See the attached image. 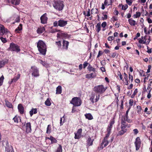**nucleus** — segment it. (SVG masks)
Here are the masks:
<instances>
[{
	"mask_svg": "<svg viewBox=\"0 0 152 152\" xmlns=\"http://www.w3.org/2000/svg\"><path fill=\"white\" fill-rule=\"evenodd\" d=\"M100 95L99 94L97 95L96 96V98L95 99V102H97L99 99Z\"/></svg>",
	"mask_w": 152,
	"mask_h": 152,
	"instance_id": "52",
	"label": "nucleus"
},
{
	"mask_svg": "<svg viewBox=\"0 0 152 152\" xmlns=\"http://www.w3.org/2000/svg\"><path fill=\"white\" fill-rule=\"evenodd\" d=\"M56 44L58 46L59 48H61V41L56 42Z\"/></svg>",
	"mask_w": 152,
	"mask_h": 152,
	"instance_id": "48",
	"label": "nucleus"
},
{
	"mask_svg": "<svg viewBox=\"0 0 152 152\" xmlns=\"http://www.w3.org/2000/svg\"><path fill=\"white\" fill-rule=\"evenodd\" d=\"M126 3L129 6H131L132 3V0H126Z\"/></svg>",
	"mask_w": 152,
	"mask_h": 152,
	"instance_id": "54",
	"label": "nucleus"
},
{
	"mask_svg": "<svg viewBox=\"0 0 152 152\" xmlns=\"http://www.w3.org/2000/svg\"><path fill=\"white\" fill-rule=\"evenodd\" d=\"M70 103L74 106H79L81 104L82 101L80 97H75L72 98Z\"/></svg>",
	"mask_w": 152,
	"mask_h": 152,
	"instance_id": "4",
	"label": "nucleus"
},
{
	"mask_svg": "<svg viewBox=\"0 0 152 152\" xmlns=\"http://www.w3.org/2000/svg\"><path fill=\"white\" fill-rule=\"evenodd\" d=\"M57 140L54 137L52 140L51 141V143L53 144L54 143H56L57 142Z\"/></svg>",
	"mask_w": 152,
	"mask_h": 152,
	"instance_id": "63",
	"label": "nucleus"
},
{
	"mask_svg": "<svg viewBox=\"0 0 152 152\" xmlns=\"http://www.w3.org/2000/svg\"><path fill=\"white\" fill-rule=\"evenodd\" d=\"M51 132V125H48V126L47 128V131H46V133L47 134H50Z\"/></svg>",
	"mask_w": 152,
	"mask_h": 152,
	"instance_id": "37",
	"label": "nucleus"
},
{
	"mask_svg": "<svg viewBox=\"0 0 152 152\" xmlns=\"http://www.w3.org/2000/svg\"><path fill=\"white\" fill-rule=\"evenodd\" d=\"M128 21L129 24L132 26H134L136 24V21L132 20V18L129 19Z\"/></svg>",
	"mask_w": 152,
	"mask_h": 152,
	"instance_id": "27",
	"label": "nucleus"
},
{
	"mask_svg": "<svg viewBox=\"0 0 152 152\" xmlns=\"http://www.w3.org/2000/svg\"><path fill=\"white\" fill-rule=\"evenodd\" d=\"M56 152H62V146L61 145L59 144V147Z\"/></svg>",
	"mask_w": 152,
	"mask_h": 152,
	"instance_id": "39",
	"label": "nucleus"
},
{
	"mask_svg": "<svg viewBox=\"0 0 152 152\" xmlns=\"http://www.w3.org/2000/svg\"><path fill=\"white\" fill-rule=\"evenodd\" d=\"M104 51L105 52V53L106 54H107V55H108V54H109V55H108V56H110V57H111V56H110V51L109 50L106 49H105L104 50Z\"/></svg>",
	"mask_w": 152,
	"mask_h": 152,
	"instance_id": "50",
	"label": "nucleus"
},
{
	"mask_svg": "<svg viewBox=\"0 0 152 152\" xmlns=\"http://www.w3.org/2000/svg\"><path fill=\"white\" fill-rule=\"evenodd\" d=\"M137 92L138 91L137 88L135 89L134 91L133 94L132 95L131 97L132 98H134V97L135 95L137 93Z\"/></svg>",
	"mask_w": 152,
	"mask_h": 152,
	"instance_id": "42",
	"label": "nucleus"
},
{
	"mask_svg": "<svg viewBox=\"0 0 152 152\" xmlns=\"http://www.w3.org/2000/svg\"><path fill=\"white\" fill-rule=\"evenodd\" d=\"M151 41V37L149 36L148 38V39H145V41L143 39H140L139 40V42L140 44H145L146 45H148L149 44Z\"/></svg>",
	"mask_w": 152,
	"mask_h": 152,
	"instance_id": "14",
	"label": "nucleus"
},
{
	"mask_svg": "<svg viewBox=\"0 0 152 152\" xmlns=\"http://www.w3.org/2000/svg\"><path fill=\"white\" fill-rule=\"evenodd\" d=\"M94 139L92 140L90 137H89L86 141V146L88 147L91 146L93 144Z\"/></svg>",
	"mask_w": 152,
	"mask_h": 152,
	"instance_id": "19",
	"label": "nucleus"
},
{
	"mask_svg": "<svg viewBox=\"0 0 152 152\" xmlns=\"http://www.w3.org/2000/svg\"><path fill=\"white\" fill-rule=\"evenodd\" d=\"M69 43V42L64 40L62 43L63 48L66 50H67L68 49Z\"/></svg>",
	"mask_w": 152,
	"mask_h": 152,
	"instance_id": "22",
	"label": "nucleus"
},
{
	"mask_svg": "<svg viewBox=\"0 0 152 152\" xmlns=\"http://www.w3.org/2000/svg\"><path fill=\"white\" fill-rule=\"evenodd\" d=\"M90 10L89 9H88V10L87 11V13H86V12H85L84 11L83 12V15L85 16H87L88 17H89L91 15V14H90Z\"/></svg>",
	"mask_w": 152,
	"mask_h": 152,
	"instance_id": "38",
	"label": "nucleus"
},
{
	"mask_svg": "<svg viewBox=\"0 0 152 152\" xmlns=\"http://www.w3.org/2000/svg\"><path fill=\"white\" fill-rule=\"evenodd\" d=\"M112 2L111 0H104V4L102 3L101 7L102 10H104L105 8V6L107 5L109 6L112 4Z\"/></svg>",
	"mask_w": 152,
	"mask_h": 152,
	"instance_id": "13",
	"label": "nucleus"
},
{
	"mask_svg": "<svg viewBox=\"0 0 152 152\" xmlns=\"http://www.w3.org/2000/svg\"><path fill=\"white\" fill-rule=\"evenodd\" d=\"M40 63L42 64L45 67L47 68L50 67V66L49 64L47 63L45 61H43L42 60H41L40 61Z\"/></svg>",
	"mask_w": 152,
	"mask_h": 152,
	"instance_id": "32",
	"label": "nucleus"
},
{
	"mask_svg": "<svg viewBox=\"0 0 152 152\" xmlns=\"http://www.w3.org/2000/svg\"><path fill=\"white\" fill-rule=\"evenodd\" d=\"M114 39V37L112 36H110L107 38V40L108 41H111Z\"/></svg>",
	"mask_w": 152,
	"mask_h": 152,
	"instance_id": "62",
	"label": "nucleus"
},
{
	"mask_svg": "<svg viewBox=\"0 0 152 152\" xmlns=\"http://www.w3.org/2000/svg\"><path fill=\"white\" fill-rule=\"evenodd\" d=\"M106 25L107 23L106 22H103L101 24V26L103 28H104Z\"/></svg>",
	"mask_w": 152,
	"mask_h": 152,
	"instance_id": "60",
	"label": "nucleus"
},
{
	"mask_svg": "<svg viewBox=\"0 0 152 152\" xmlns=\"http://www.w3.org/2000/svg\"><path fill=\"white\" fill-rule=\"evenodd\" d=\"M45 104L47 106H50L51 104V103L49 98H48L45 102Z\"/></svg>",
	"mask_w": 152,
	"mask_h": 152,
	"instance_id": "34",
	"label": "nucleus"
},
{
	"mask_svg": "<svg viewBox=\"0 0 152 152\" xmlns=\"http://www.w3.org/2000/svg\"><path fill=\"white\" fill-rule=\"evenodd\" d=\"M62 92V87L61 86H58L56 88V94H61Z\"/></svg>",
	"mask_w": 152,
	"mask_h": 152,
	"instance_id": "26",
	"label": "nucleus"
},
{
	"mask_svg": "<svg viewBox=\"0 0 152 152\" xmlns=\"http://www.w3.org/2000/svg\"><path fill=\"white\" fill-rule=\"evenodd\" d=\"M87 69L90 72L92 71L94 72H96V68L92 67L90 64H89V65L87 67Z\"/></svg>",
	"mask_w": 152,
	"mask_h": 152,
	"instance_id": "25",
	"label": "nucleus"
},
{
	"mask_svg": "<svg viewBox=\"0 0 152 152\" xmlns=\"http://www.w3.org/2000/svg\"><path fill=\"white\" fill-rule=\"evenodd\" d=\"M19 112L21 114H23L24 112V108L22 104H19L18 107Z\"/></svg>",
	"mask_w": 152,
	"mask_h": 152,
	"instance_id": "21",
	"label": "nucleus"
},
{
	"mask_svg": "<svg viewBox=\"0 0 152 152\" xmlns=\"http://www.w3.org/2000/svg\"><path fill=\"white\" fill-rule=\"evenodd\" d=\"M37 47L40 53L45 55L47 51V47L45 43L42 40H39L37 44Z\"/></svg>",
	"mask_w": 152,
	"mask_h": 152,
	"instance_id": "1",
	"label": "nucleus"
},
{
	"mask_svg": "<svg viewBox=\"0 0 152 152\" xmlns=\"http://www.w3.org/2000/svg\"><path fill=\"white\" fill-rule=\"evenodd\" d=\"M47 14L46 13H45L43 14L40 17V19L41 23L42 24L47 23L48 18L47 17Z\"/></svg>",
	"mask_w": 152,
	"mask_h": 152,
	"instance_id": "10",
	"label": "nucleus"
},
{
	"mask_svg": "<svg viewBox=\"0 0 152 152\" xmlns=\"http://www.w3.org/2000/svg\"><path fill=\"white\" fill-rule=\"evenodd\" d=\"M109 144V142L107 139H106L104 140V138L103 139V140L101 143L100 144V147H98V148H100V149H103L106 146Z\"/></svg>",
	"mask_w": 152,
	"mask_h": 152,
	"instance_id": "9",
	"label": "nucleus"
},
{
	"mask_svg": "<svg viewBox=\"0 0 152 152\" xmlns=\"http://www.w3.org/2000/svg\"><path fill=\"white\" fill-rule=\"evenodd\" d=\"M128 7L127 4H125L124 5H123L122 7V9L123 10H126L128 8Z\"/></svg>",
	"mask_w": 152,
	"mask_h": 152,
	"instance_id": "53",
	"label": "nucleus"
},
{
	"mask_svg": "<svg viewBox=\"0 0 152 152\" xmlns=\"http://www.w3.org/2000/svg\"><path fill=\"white\" fill-rule=\"evenodd\" d=\"M130 108H131V107H129V108L127 109V110L126 111V114H125V115H123L121 117H124V118H127L126 119L127 120V121L129 122V123H131L132 122V120L131 119H129L128 118H129L128 113H129V110H130Z\"/></svg>",
	"mask_w": 152,
	"mask_h": 152,
	"instance_id": "20",
	"label": "nucleus"
},
{
	"mask_svg": "<svg viewBox=\"0 0 152 152\" xmlns=\"http://www.w3.org/2000/svg\"><path fill=\"white\" fill-rule=\"evenodd\" d=\"M148 108L147 107L145 108L144 112L146 113L148 115H149L151 114V113L150 111H148Z\"/></svg>",
	"mask_w": 152,
	"mask_h": 152,
	"instance_id": "56",
	"label": "nucleus"
},
{
	"mask_svg": "<svg viewBox=\"0 0 152 152\" xmlns=\"http://www.w3.org/2000/svg\"><path fill=\"white\" fill-rule=\"evenodd\" d=\"M126 132V131L121 130L119 132L118 135L121 136L122 135L124 134V133H125Z\"/></svg>",
	"mask_w": 152,
	"mask_h": 152,
	"instance_id": "45",
	"label": "nucleus"
},
{
	"mask_svg": "<svg viewBox=\"0 0 152 152\" xmlns=\"http://www.w3.org/2000/svg\"><path fill=\"white\" fill-rule=\"evenodd\" d=\"M7 29H5L4 26L0 25V35L2 36L7 32Z\"/></svg>",
	"mask_w": 152,
	"mask_h": 152,
	"instance_id": "16",
	"label": "nucleus"
},
{
	"mask_svg": "<svg viewBox=\"0 0 152 152\" xmlns=\"http://www.w3.org/2000/svg\"><path fill=\"white\" fill-rule=\"evenodd\" d=\"M37 113V108L34 109L33 108L30 111L29 113L30 116L31 117L33 115V114H35Z\"/></svg>",
	"mask_w": 152,
	"mask_h": 152,
	"instance_id": "29",
	"label": "nucleus"
},
{
	"mask_svg": "<svg viewBox=\"0 0 152 152\" xmlns=\"http://www.w3.org/2000/svg\"><path fill=\"white\" fill-rule=\"evenodd\" d=\"M107 132V134H106V136L104 138V140H105L106 139H107L109 137V136H110V135L111 132Z\"/></svg>",
	"mask_w": 152,
	"mask_h": 152,
	"instance_id": "51",
	"label": "nucleus"
},
{
	"mask_svg": "<svg viewBox=\"0 0 152 152\" xmlns=\"http://www.w3.org/2000/svg\"><path fill=\"white\" fill-rule=\"evenodd\" d=\"M124 77L125 81L128 80V75L125 73H124Z\"/></svg>",
	"mask_w": 152,
	"mask_h": 152,
	"instance_id": "55",
	"label": "nucleus"
},
{
	"mask_svg": "<svg viewBox=\"0 0 152 152\" xmlns=\"http://www.w3.org/2000/svg\"><path fill=\"white\" fill-rule=\"evenodd\" d=\"M0 39L1 41L4 43H5L7 42V40H6V39L5 38H4L3 37H0Z\"/></svg>",
	"mask_w": 152,
	"mask_h": 152,
	"instance_id": "61",
	"label": "nucleus"
},
{
	"mask_svg": "<svg viewBox=\"0 0 152 152\" xmlns=\"http://www.w3.org/2000/svg\"><path fill=\"white\" fill-rule=\"evenodd\" d=\"M85 116L86 119L89 120H91L93 119V117L90 113H86L85 114Z\"/></svg>",
	"mask_w": 152,
	"mask_h": 152,
	"instance_id": "31",
	"label": "nucleus"
},
{
	"mask_svg": "<svg viewBox=\"0 0 152 152\" xmlns=\"http://www.w3.org/2000/svg\"><path fill=\"white\" fill-rule=\"evenodd\" d=\"M67 24V21L62 20H60L58 21V25L59 26L63 27L66 26Z\"/></svg>",
	"mask_w": 152,
	"mask_h": 152,
	"instance_id": "17",
	"label": "nucleus"
},
{
	"mask_svg": "<svg viewBox=\"0 0 152 152\" xmlns=\"http://www.w3.org/2000/svg\"><path fill=\"white\" fill-rule=\"evenodd\" d=\"M53 4L55 9L59 11L62 10L64 6L63 1L61 0L54 1Z\"/></svg>",
	"mask_w": 152,
	"mask_h": 152,
	"instance_id": "2",
	"label": "nucleus"
},
{
	"mask_svg": "<svg viewBox=\"0 0 152 152\" xmlns=\"http://www.w3.org/2000/svg\"><path fill=\"white\" fill-rule=\"evenodd\" d=\"M82 129L81 128L77 130L76 132L75 133L74 138L75 139H79L81 137Z\"/></svg>",
	"mask_w": 152,
	"mask_h": 152,
	"instance_id": "8",
	"label": "nucleus"
},
{
	"mask_svg": "<svg viewBox=\"0 0 152 152\" xmlns=\"http://www.w3.org/2000/svg\"><path fill=\"white\" fill-rule=\"evenodd\" d=\"M102 54H103V52H102V51H101V50H99V52H98V55L97 56V58L99 57L100 56H102Z\"/></svg>",
	"mask_w": 152,
	"mask_h": 152,
	"instance_id": "59",
	"label": "nucleus"
},
{
	"mask_svg": "<svg viewBox=\"0 0 152 152\" xmlns=\"http://www.w3.org/2000/svg\"><path fill=\"white\" fill-rule=\"evenodd\" d=\"M4 79V77L3 75H2L0 78V86L2 85Z\"/></svg>",
	"mask_w": 152,
	"mask_h": 152,
	"instance_id": "47",
	"label": "nucleus"
},
{
	"mask_svg": "<svg viewBox=\"0 0 152 152\" xmlns=\"http://www.w3.org/2000/svg\"><path fill=\"white\" fill-rule=\"evenodd\" d=\"M12 4L15 5H19L20 2V0H11Z\"/></svg>",
	"mask_w": 152,
	"mask_h": 152,
	"instance_id": "28",
	"label": "nucleus"
},
{
	"mask_svg": "<svg viewBox=\"0 0 152 152\" xmlns=\"http://www.w3.org/2000/svg\"><path fill=\"white\" fill-rule=\"evenodd\" d=\"M89 64L88 63L87 61H85L83 64V68L85 69L86 67L88 66Z\"/></svg>",
	"mask_w": 152,
	"mask_h": 152,
	"instance_id": "57",
	"label": "nucleus"
},
{
	"mask_svg": "<svg viewBox=\"0 0 152 152\" xmlns=\"http://www.w3.org/2000/svg\"><path fill=\"white\" fill-rule=\"evenodd\" d=\"M126 126L121 125V130L127 131V129H126Z\"/></svg>",
	"mask_w": 152,
	"mask_h": 152,
	"instance_id": "58",
	"label": "nucleus"
},
{
	"mask_svg": "<svg viewBox=\"0 0 152 152\" xmlns=\"http://www.w3.org/2000/svg\"><path fill=\"white\" fill-rule=\"evenodd\" d=\"M107 89V87L101 85L95 86L93 88V91L96 93L101 94L103 93Z\"/></svg>",
	"mask_w": 152,
	"mask_h": 152,
	"instance_id": "3",
	"label": "nucleus"
},
{
	"mask_svg": "<svg viewBox=\"0 0 152 152\" xmlns=\"http://www.w3.org/2000/svg\"><path fill=\"white\" fill-rule=\"evenodd\" d=\"M129 80H130L131 83H132L133 80V76L131 75L129 72Z\"/></svg>",
	"mask_w": 152,
	"mask_h": 152,
	"instance_id": "43",
	"label": "nucleus"
},
{
	"mask_svg": "<svg viewBox=\"0 0 152 152\" xmlns=\"http://www.w3.org/2000/svg\"><path fill=\"white\" fill-rule=\"evenodd\" d=\"M10 49H11L12 51H15L17 52L20 51V47L13 42L10 44Z\"/></svg>",
	"mask_w": 152,
	"mask_h": 152,
	"instance_id": "6",
	"label": "nucleus"
},
{
	"mask_svg": "<svg viewBox=\"0 0 152 152\" xmlns=\"http://www.w3.org/2000/svg\"><path fill=\"white\" fill-rule=\"evenodd\" d=\"M19 118V116L16 115L13 118V120L15 123H18V122Z\"/></svg>",
	"mask_w": 152,
	"mask_h": 152,
	"instance_id": "35",
	"label": "nucleus"
},
{
	"mask_svg": "<svg viewBox=\"0 0 152 152\" xmlns=\"http://www.w3.org/2000/svg\"><path fill=\"white\" fill-rule=\"evenodd\" d=\"M141 141L139 137H137L135 139L134 144L136 147V150H138L141 146Z\"/></svg>",
	"mask_w": 152,
	"mask_h": 152,
	"instance_id": "7",
	"label": "nucleus"
},
{
	"mask_svg": "<svg viewBox=\"0 0 152 152\" xmlns=\"http://www.w3.org/2000/svg\"><path fill=\"white\" fill-rule=\"evenodd\" d=\"M19 77L20 75H19V76L18 75L17 77H15L13 79H12L11 83L15 82L19 79Z\"/></svg>",
	"mask_w": 152,
	"mask_h": 152,
	"instance_id": "41",
	"label": "nucleus"
},
{
	"mask_svg": "<svg viewBox=\"0 0 152 152\" xmlns=\"http://www.w3.org/2000/svg\"><path fill=\"white\" fill-rule=\"evenodd\" d=\"M6 63V61H0V68L3 67Z\"/></svg>",
	"mask_w": 152,
	"mask_h": 152,
	"instance_id": "44",
	"label": "nucleus"
},
{
	"mask_svg": "<svg viewBox=\"0 0 152 152\" xmlns=\"http://www.w3.org/2000/svg\"><path fill=\"white\" fill-rule=\"evenodd\" d=\"M137 112L138 114H140L141 112L142 109L141 107L139 105H138L137 107Z\"/></svg>",
	"mask_w": 152,
	"mask_h": 152,
	"instance_id": "40",
	"label": "nucleus"
},
{
	"mask_svg": "<svg viewBox=\"0 0 152 152\" xmlns=\"http://www.w3.org/2000/svg\"><path fill=\"white\" fill-rule=\"evenodd\" d=\"M115 118H113L112 120L110 121L109 125L108 126L107 129V132H111L112 129L113 127V125L115 123Z\"/></svg>",
	"mask_w": 152,
	"mask_h": 152,
	"instance_id": "15",
	"label": "nucleus"
},
{
	"mask_svg": "<svg viewBox=\"0 0 152 152\" xmlns=\"http://www.w3.org/2000/svg\"><path fill=\"white\" fill-rule=\"evenodd\" d=\"M126 119L127 118H125L124 117H121V125L129 127L131 126V125L130 124L128 125L126 122L129 123V122L127 121Z\"/></svg>",
	"mask_w": 152,
	"mask_h": 152,
	"instance_id": "11",
	"label": "nucleus"
},
{
	"mask_svg": "<svg viewBox=\"0 0 152 152\" xmlns=\"http://www.w3.org/2000/svg\"><path fill=\"white\" fill-rule=\"evenodd\" d=\"M85 76L86 77L87 79H92L96 77V72H92L90 74H87Z\"/></svg>",
	"mask_w": 152,
	"mask_h": 152,
	"instance_id": "18",
	"label": "nucleus"
},
{
	"mask_svg": "<svg viewBox=\"0 0 152 152\" xmlns=\"http://www.w3.org/2000/svg\"><path fill=\"white\" fill-rule=\"evenodd\" d=\"M133 131L134 135H136L139 132L138 130L136 129H134Z\"/></svg>",
	"mask_w": 152,
	"mask_h": 152,
	"instance_id": "64",
	"label": "nucleus"
},
{
	"mask_svg": "<svg viewBox=\"0 0 152 152\" xmlns=\"http://www.w3.org/2000/svg\"><path fill=\"white\" fill-rule=\"evenodd\" d=\"M141 15V13L140 12H137L135 14H134L133 16L134 18H137L140 17Z\"/></svg>",
	"mask_w": 152,
	"mask_h": 152,
	"instance_id": "33",
	"label": "nucleus"
},
{
	"mask_svg": "<svg viewBox=\"0 0 152 152\" xmlns=\"http://www.w3.org/2000/svg\"><path fill=\"white\" fill-rule=\"evenodd\" d=\"M95 94H91V97L90 98V100L91 101V102L93 104H94V99L95 97Z\"/></svg>",
	"mask_w": 152,
	"mask_h": 152,
	"instance_id": "36",
	"label": "nucleus"
},
{
	"mask_svg": "<svg viewBox=\"0 0 152 152\" xmlns=\"http://www.w3.org/2000/svg\"><path fill=\"white\" fill-rule=\"evenodd\" d=\"M22 29V25L20 24L19 26L15 30V32L17 33H20V31Z\"/></svg>",
	"mask_w": 152,
	"mask_h": 152,
	"instance_id": "24",
	"label": "nucleus"
},
{
	"mask_svg": "<svg viewBox=\"0 0 152 152\" xmlns=\"http://www.w3.org/2000/svg\"><path fill=\"white\" fill-rule=\"evenodd\" d=\"M118 75L119 76L120 80H122V81H123L124 80L123 79V76L121 72H118Z\"/></svg>",
	"mask_w": 152,
	"mask_h": 152,
	"instance_id": "49",
	"label": "nucleus"
},
{
	"mask_svg": "<svg viewBox=\"0 0 152 152\" xmlns=\"http://www.w3.org/2000/svg\"><path fill=\"white\" fill-rule=\"evenodd\" d=\"M30 71L31 72V75L32 76L37 77L39 76V69L35 66H31Z\"/></svg>",
	"mask_w": 152,
	"mask_h": 152,
	"instance_id": "5",
	"label": "nucleus"
},
{
	"mask_svg": "<svg viewBox=\"0 0 152 152\" xmlns=\"http://www.w3.org/2000/svg\"><path fill=\"white\" fill-rule=\"evenodd\" d=\"M96 30L97 33H99L101 30V23L99 22L96 26Z\"/></svg>",
	"mask_w": 152,
	"mask_h": 152,
	"instance_id": "30",
	"label": "nucleus"
},
{
	"mask_svg": "<svg viewBox=\"0 0 152 152\" xmlns=\"http://www.w3.org/2000/svg\"><path fill=\"white\" fill-rule=\"evenodd\" d=\"M134 102V100L133 99H130L129 102V107H131L133 105Z\"/></svg>",
	"mask_w": 152,
	"mask_h": 152,
	"instance_id": "46",
	"label": "nucleus"
},
{
	"mask_svg": "<svg viewBox=\"0 0 152 152\" xmlns=\"http://www.w3.org/2000/svg\"><path fill=\"white\" fill-rule=\"evenodd\" d=\"M45 30V28L44 27H40L38 28L37 30V33L38 34H41Z\"/></svg>",
	"mask_w": 152,
	"mask_h": 152,
	"instance_id": "23",
	"label": "nucleus"
},
{
	"mask_svg": "<svg viewBox=\"0 0 152 152\" xmlns=\"http://www.w3.org/2000/svg\"><path fill=\"white\" fill-rule=\"evenodd\" d=\"M26 132L27 133H31L32 131L31 124L30 122H28L26 124Z\"/></svg>",
	"mask_w": 152,
	"mask_h": 152,
	"instance_id": "12",
	"label": "nucleus"
}]
</instances>
